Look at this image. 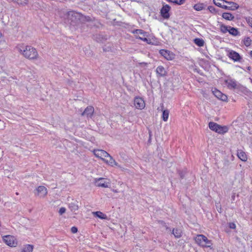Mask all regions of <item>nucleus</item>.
Here are the masks:
<instances>
[{
    "label": "nucleus",
    "mask_w": 252,
    "mask_h": 252,
    "mask_svg": "<svg viewBox=\"0 0 252 252\" xmlns=\"http://www.w3.org/2000/svg\"><path fill=\"white\" fill-rule=\"evenodd\" d=\"M237 157L238 158L243 161H246L248 159V157L245 152L242 150H238L237 151Z\"/></svg>",
    "instance_id": "dca6fc26"
},
{
    "label": "nucleus",
    "mask_w": 252,
    "mask_h": 252,
    "mask_svg": "<svg viewBox=\"0 0 252 252\" xmlns=\"http://www.w3.org/2000/svg\"><path fill=\"white\" fill-rule=\"evenodd\" d=\"M172 233L176 238H180L182 235V231L179 229H174Z\"/></svg>",
    "instance_id": "cd10ccee"
},
{
    "label": "nucleus",
    "mask_w": 252,
    "mask_h": 252,
    "mask_svg": "<svg viewBox=\"0 0 252 252\" xmlns=\"http://www.w3.org/2000/svg\"><path fill=\"white\" fill-rule=\"evenodd\" d=\"M232 101H235V100L233 98H232Z\"/></svg>",
    "instance_id": "37998d69"
},
{
    "label": "nucleus",
    "mask_w": 252,
    "mask_h": 252,
    "mask_svg": "<svg viewBox=\"0 0 252 252\" xmlns=\"http://www.w3.org/2000/svg\"><path fill=\"white\" fill-rule=\"evenodd\" d=\"M228 32L234 36H236L240 35V32L237 28L231 27L230 26Z\"/></svg>",
    "instance_id": "aec40b11"
},
{
    "label": "nucleus",
    "mask_w": 252,
    "mask_h": 252,
    "mask_svg": "<svg viewBox=\"0 0 252 252\" xmlns=\"http://www.w3.org/2000/svg\"><path fill=\"white\" fill-rule=\"evenodd\" d=\"M92 152L96 158L101 159L106 164L112 167L116 166L121 168V166L106 151L101 149H94Z\"/></svg>",
    "instance_id": "f03ea898"
},
{
    "label": "nucleus",
    "mask_w": 252,
    "mask_h": 252,
    "mask_svg": "<svg viewBox=\"0 0 252 252\" xmlns=\"http://www.w3.org/2000/svg\"><path fill=\"white\" fill-rule=\"evenodd\" d=\"M226 1L225 0H213L214 3L218 6V7H220L222 4H224Z\"/></svg>",
    "instance_id": "2f4dec72"
},
{
    "label": "nucleus",
    "mask_w": 252,
    "mask_h": 252,
    "mask_svg": "<svg viewBox=\"0 0 252 252\" xmlns=\"http://www.w3.org/2000/svg\"><path fill=\"white\" fill-rule=\"evenodd\" d=\"M132 33H133L137 38H139L141 40L146 42L148 44H151V42L150 39L147 38L148 36V33L141 29H137L132 31Z\"/></svg>",
    "instance_id": "0eeeda50"
},
{
    "label": "nucleus",
    "mask_w": 252,
    "mask_h": 252,
    "mask_svg": "<svg viewBox=\"0 0 252 252\" xmlns=\"http://www.w3.org/2000/svg\"><path fill=\"white\" fill-rule=\"evenodd\" d=\"M219 26V29L222 33L225 34L228 32L229 28H230V26H226L221 23H220Z\"/></svg>",
    "instance_id": "a211bd4d"
},
{
    "label": "nucleus",
    "mask_w": 252,
    "mask_h": 252,
    "mask_svg": "<svg viewBox=\"0 0 252 252\" xmlns=\"http://www.w3.org/2000/svg\"><path fill=\"white\" fill-rule=\"evenodd\" d=\"M226 3H227L229 5L228 6V10H235L236 9H238L239 7V5L236 3V2H233V1H225Z\"/></svg>",
    "instance_id": "f3484780"
},
{
    "label": "nucleus",
    "mask_w": 252,
    "mask_h": 252,
    "mask_svg": "<svg viewBox=\"0 0 252 252\" xmlns=\"http://www.w3.org/2000/svg\"><path fill=\"white\" fill-rule=\"evenodd\" d=\"M74 12L73 11H70L68 13V15L69 16L70 15H72Z\"/></svg>",
    "instance_id": "a19ab883"
},
{
    "label": "nucleus",
    "mask_w": 252,
    "mask_h": 252,
    "mask_svg": "<svg viewBox=\"0 0 252 252\" xmlns=\"http://www.w3.org/2000/svg\"><path fill=\"white\" fill-rule=\"evenodd\" d=\"M78 231L77 227L73 226L71 228V231L72 233H76Z\"/></svg>",
    "instance_id": "4c0bfd02"
},
{
    "label": "nucleus",
    "mask_w": 252,
    "mask_h": 252,
    "mask_svg": "<svg viewBox=\"0 0 252 252\" xmlns=\"http://www.w3.org/2000/svg\"><path fill=\"white\" fill-rule=\"evenodd\" d=\"M69 208L71 211L75 212L76 211H77L79 209L78 202L76 201H75L70 203L69 204Z\"/></svg>",
    "instance_id": "4be33fe9"
},
{
    "label": "nucleus",
    "mask_w": 252,
    "mask_h": 252,
    "mask_svg": "<svg viewBox=\"0 0 252 252\" xmlns=\"http://www.w3.org/2000/svg\"><path fill=\"white\" fill-rule=\"evenodd\" d=\"M2 240L7 246L11 248H15L18 245V241L16 237L12 235H6L1 237Z\"/></svg>",
    "instance_id": "423d86ee"
},
{
    "label": "nucleus",
    "mask_w": 252,
    "mask_h": 252,
    "mask_svg": "<svg viewBox=\"0 0 252 252\" xmlns=\"http://www.w3.org/2000/svg\"><path fill=\"white\" fill-rule=\"evenodd\" d=\"M225 85L229 89H234L238 87L237 82L231 78H227L224 80Z\"/></svg>",
    "instance_id": "4468645a"
},
{
    "label": "nucleus",
    "mask_w": 252,
    "mask_h": 252,
    "mask_svg": "<svg viewBox=\"0 0 252 252\" xmlns=\"http://www.w3.org/2000/svg\"><path fill=\"white\" fill-rule=\"evenodd\" d=\"M162 119L164 122H166L169 117V111L167 109H162Z\"/></svg>",
    "instance_id": "b1692460"
},
{
    "label": "nucleus",
    "mask_w": 252,
    "mask_h": 252,
    "mask_svg": "<svg viewBox=\"0 0 252 252\" xmlns=\"http://www.w3.org/2000/svg\"><path fill=\"white\" fill-rule=\"evenodd\" d=\"M217 97L222 101L227 102L230 100V98H228L227 95H216Z\"/></svg>",
    "instance_id": "c756f323"
},
{
    "label": "nucleus",
    "mask_w": 252,
    "mask_h": 252,
    "mask_svg": "<svg viewBox=\"0 0 252 252\" xmlns=\"http://www.w3.org/2000/svg\"><path fill=\"white\" fill-rule=\"evenodd\" d=\"M111 190L113 192L115 193H118L120 192V191L118 189H115L113 188V189H111Z\"/></svg>",
    "instance_id": "58836bf2"
},
{
    "label": "nucleus",
    "mask_w": 252,
    "mask_h": 252,
    "mask_svg": "<svg viewBox=\"0 0 252 252\" xmlns=\"http://www.w3.org/2000/svg\"><path fill=\"white\" fill-rule=\"evenodd\" d=\"M13 1L20 6H25L28 4V0H13Z\"/></svg>",
    "instance_id": "393cba45"
},
{
    "label": "nucleus",
    "mask_w": 252,
    "mask_h": 252,
    "mask_svg": "<svg viewBox=\"0 0 252 252\" xmlns=\"http://www.w3.org/2000/svg\"><path fill=\"white\" fill-rule=\"evenodd\" d=\"M159 53L167 60H172L175 57V55L172 52L167 50H160Z\"/></svg>",
    "instance_id": "ddd939ff"
},
{
    "label": "nucleus",
    "mask_w": 252,
    "mask_h": 252,
    "mask_svg": "<svg viewBox=\"0 0 252 252\" xmlns=\"http://www.w3.org/2000/svg\"><path fill=\"white\" fill-rule=\"evenodd\" d=\"M171 7L167 4H163L160 11L161 16L164 19H168L170 16V11Z\"/></svg>",
    "instance_id": "1a4fd4ad"
},
{
    "label": "nucleus",
    "mask_w": 252,
    "mask_h": 252,
    "mask_svg": "<svg viewBox=\"0 0 252 252\" xmlns=\"http://www.w3.org/2000/svg\"><path fill=\"white\" fill-rule=\"evenodd\" d=\"M246 21L249 25L252 28V17H248L246 18Z\"/></svg>",
    "instance_id": "473e14b6"
},
{
    "label": "nucleus",
    "mask_w": 252,
    "mask_h": 252,
    "mask_svg": "<svg viewBox=\"0 0 252 252\" xmlns=\"http://www.w3.org/2000/svg\"><path fill=\"white\" fill-rule=\"evenodd\" d=\"M225 52L226 55L234 62H240L242 59V57L239 54L235 51L226 48Z\"/></svg>",
    "instance_id": "6e6552de"
},
{
    "label": "nucleus",
    "mask_w": 252,
    "mask_h": 252,
    "mask_svg": "<svg viewBox=\"0 0 252 252\" xmlns=\"http://www.w3.org/2000/svg\"><path fill=\"white\" fill-rule=\"evenodd\" d=\"M243 43L246 46L249 47L252 44V40L249 37H245L243 39Z\"/></svg>",
    "instance_id": "c85d7f7f"
},
{
    "label": "nucleus",
    "mask_w": 252,
    "mask_h": 252,
    "mask_svg": "<svg viewBox=\"0 0 252 252\" xmlns=\"http://www.w3.org/2000/svg\"><path fill=\"white\" fill-rule=\"evenodd\" d=\"M212 93L214 94H223L220 93V91L216 89H214V90H212Z\"/></svg>",
    "instance_id": "e433bc0d"
},
{
    "label": "nucleus",
    "mask_w": 252,
    "mask_h": 252,
    "mask_svg": "<svg viewBox=\"0 0 252 252\" xmlns=\"http://www.w3.org/2000/svg\"><path fill=\"white\" fill-rule=\"evenodd\" d=\"M65 212H66V209L64 207H61L59 211V213L60 215H61L64 214Z\"/></svg>",
    "instance_id": "f704fd0d"
},
{
    "label": "nucleus",
    "mask_w": 252,
    "mask_h": 252,
    "mask_svg": "<svg viewBox=\"0 0 252 252\" xmlns=\"http://www.w3.org/2000/svg\"><path fill=\"white\" fill-rule=\"evenodd\" d=\"M208 9L211 13H214L216 12L215 8L213 6H208Z\"/></svg>",
    "instance_id": "72a5a7b5"
},
{
    "label": "nucleus",
    "mask_w": 252,
    "mask_h": 252,
    "mask_svg": "<svg viewBox=\"0 0 252 252\" xmlns=\"http://www.w3.org/2000/svg\"><path fill=\"white\" fill-rule=\"evenodd\" d=\"M204 7L203 3H198L193 6V8L196 11H201L204 8Z\"/></svg>",
    "instance_id": "bb28decb"
},
{
    "label": "nucleus",
    "mask_w": 252,
    "mask_h": 252,
    "mask_svg": "<svg viewBox=\"0 0 252 252\" xmlns=\"http://www.w3.org/2000/svg\"><path fill=\"white\" fill-rule=\"evenodd\" d=\"M250 55L251 57L252 58V51H251L250 52Z\"/></svg>",
    "instance_id": "79ce46f5"
},
{
    "label": "nucleus",
    "mask_w": 252,
    "mask_h": 252,
    "mask_svg": "<svg viewBox=\"0 0 252 252\" xmlns=\"http://www.w3.org/2000/svg\"><path fill=\"white\" fill-rule=\"evenodd\" d=\"M194 43L199 47H202L204 45V41L201 38H196L194 39Z\"/></svg>",
    "instance_id": "a878e982"
},
{
    "label": "nucleus",
    "mask_w": 252,
    "mask_h": 252,
    "mask_svg": "<svg viewBox=\"0 0 252 252\" xmlns=\"http://www.w3.org/2000/svg\"><path fill=\"white\" fill-rule=\"evenodd\" d=\"M94 108L92 106H89L85 108L82 113L81 116L87 118H92L94 113Z\"/></svg>",
    "instance_id": "f8f14e48"
},
{
    "label": "nucleus",
    "mask_w": 252,
    "mask_h": 252,
    "mask_svg": "<svg viewBox=\"0 0 252 252\" xmlns=\"http://www.w3.org/2000/svg\"><path fill=\"white\" fill-rule=\"evenodd\" d=\"M195 242L203 248H210L212 249L213 243L211 240H209L203 235H198L194 239Z\"/></svg>",
    "instance_id": "7ed1b4c3"
},
{
    "label": "nucleus",
    "mask_w": 252,
    "mask_h": 252,
    "mask_svg": "<svg viewBox=\"0 0 252 252\" xmlns=\"http://www.w3.org/2000/svg\"><path fill=\"white\" fill-rule=\"evenodd\" d=\"M220 7L226 10H228V6L226 5H224V4H222Z\"/></svg>",
    "instance_id": "ea45409f"
},
{
    "label": "nucleus",
    "mask_w": 252,
    "mask_h": 252,
    "mask_svg": "<svg viewBox=\"0 0 252 252\" xmlns=\"http://www.w3.org/2000/svg\"><path fill=\"white\" fill-rule=\"evenodd\" d=\"M92 214L94 216L102 220H106L107 218V216L100 211L93 212Z\"/></svg>",
    "instance_id": "6ab92c4d"
},
{
    "label": "nucleus",
    "mask_w": 252,
    "mask_h": 252,
    "mask_svg": "<svg viewBox=\"0 0 252 252\" xmlns=\"http://www.w3.org/2000/svg\"><path fill=\"white\" fill-rule=\"evenodd\" d=\"M33 246L32 245L27 244L23 246L21 252H33Z\"/></svg>",
    "instance_id": "412c9836"
},
{
    "label": "nucleus",
    "mask_w": 252,
    "mask_h": 252,
    "mask_svg": "<svg viewBox=\"0 0 252 252\" xmlns=\"http://www.w3.org/2000/svg\"><path fill=\"white\" fill-rule=\"evenodd\" d=\"M94 184L95 186L102 188H110L111 180L107 178H96L94 180Z\"/></svg>",
    "instance_id": "39448f33"
},
{
    "label": "nucleus",
    "mask_w": 252,
    "mask_h": 252,
    "mask_svg": "<svg viewBox=\"0 0 252 252\" xmlns=\"http://www.w3.org/2000/svg\"><path fill=\"white\" fill-rule=\"evenodd\" d=\"M209 127L210 129L220 134H223L228 131V127L226 126H220L214 122L209 123Z\"/></svg>",
    "instance_id": "20e7f679"
},
{
    "label": "nucleus",
    "mask_w": 252,
    "mask_h": 252,
    "mask_svg": "<svg viewBox=\"0 0 252 252\" xmlns=\"http://www.w3.org/2000/svg\"><path fill=\"white\" fill-rule=\"evenodd\" d=\"M156 73L158 77H164L166 75L167 72L163 66L159 65L156 69Z\"/></svg>",
    "instance_id": "2eb2a0df"
},
{
    "label": "nucleus",
    "mask_w": 252,
    "mask_h": 252,
    "mask_svg": "<svg viewBox=\"0 0 252 252\" xmlns=\"http://www.w3.org/2000/svg\"><path fill=\"white\" fill-rule=\"evenodd\" d=\"M228 225H229V228L231 229H234L236 227V224L234 222L229 223Z\"/></svg>",
    "instance_id": "c9c22d12"
},
{
    "label": "nucleus",
    "mask_w": 252,
    "mask_h": 252,
    "mask_svg": "<svg viewBox=\"0 0 252 252\" xmlns=\"http://www.w3.org/2000/svg\"><path fill=\"white\" fill-rule=\"evenodd\" d=\"M134 105L136 108L142 110L145 107V103L143 98L140 96H137L134 100Z\"/></svg>",
    "instance_id": "9b49d317"
},
{
    "label": "nucleus",
    "mask_w": 252,
    "mask_h": 252,
    "mask_svg": "<svg viewBox=\"0 0 252 252\" xmlns=\"http://www.w3.org/2000/svg\"><path fill=\"white\" fill-rule=\"evenodd\" d=\"M170 2L174 3L177 5H182L185 3L186 0H166Z\"/></svg>",
    "instance_id": "7c9ffc66"
},
{
    "label": "nucleus",
    "mask_w": 252,
    "mask_h": 252,
    "mask_svg": "<svg viewBox=\"0 0 252 252\" xmlns=\"http://www.w3.org/2000/svg\"><path fill=\"white\" fill-rule=\"evenodd\" d=\"M222 17L226 20L232 21L234 19V16L230 13L224 12L222 14Z\"/></svg>",
    "instance_id": "5701e85b"
},
{
    "label": "nucleus",
    "mask_w": 252,
    "mask_h": 252,
    "mask_svg": "<svg viewBox=\"0 0 252 252\" xmlns=\"http://www.w3.org/2000/svg\"><path fill=\"white\" fill-rule=\"evenodd\" d=\"M48 190L46 187L43 186L38 187L34 192V194L39 198H44L47 194Z\"/></svg>",
    "instance_id": "9d476101"
},
{
    "label": "nucleus",
    "mask_w": 252,
    "mask_h": 252,
    "mask_svg": "<svg viewBox=\"0 0 252 252\" xmlns=\"http://www.w3.org/2000/svg\"><path fill=\"white\" fill-rule=\"evenodd\" d=\"M15 49L24 58L30 61H34L40 59L37 49L31 45L20 43L16 45Z\"/></svg>",
    "instance_id": "f257e3e1"
}]
</instances>
